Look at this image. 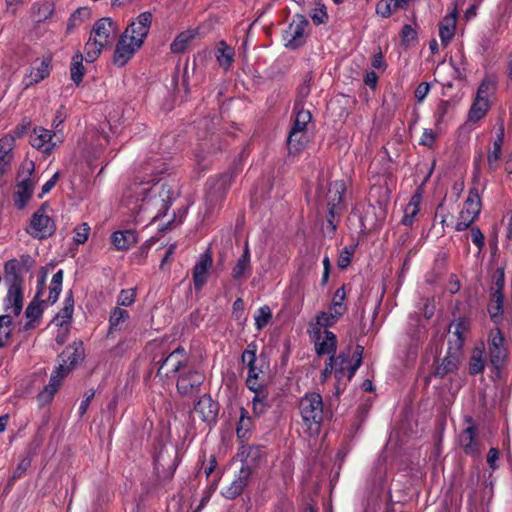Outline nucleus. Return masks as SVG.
<instances>
[{"label":"nucleus","instance_id":"1","mask_svg":"<svg viewBox=\"0 0 512 512\" xmlns=\"http://www.w3.org/2000/svg\"><path fill=\"white\" fill-rule=\"evenodd\" d=\"M163 163L148 161L141 165L138 175L129 186L126 194L131 202H142L139 209L150 207L167 208L170 199V189L165 184L156 182V175L163 173Z\"/></svg>","mask_w":512,"mask_h":512},{"label":"nucleus","instance_id":"2","mask_svg":"<svg viewBox=\"0 0 512 512\" xmlns=\"http://www.w3.org/2000/svg\"><path fill=\"white\" fill-rule=\"evenodd\" d=\"M152 23L150 12L141 13L120 36L114 51L113 62L122 67L134 56L144 43Z\"/></svg>","mask_w":512,"mask_h":512},{"label":"nucleus","instance_id":"3","mask_svg":"<svg viewBox=\"0 0 512 512\" xmlns=\"http://www.w3.org/2000/svg\"><path fill=\"white\" fill-rule=\"evenodd\" d=\"M117 33L118 26L111 18L105 17L96 21L85 44L86 61H95L102 50L113 43Z\"/></svg>","mask_w":512,"mask_h":512},{"label":"nucleus","instance_id":"4","mask_svg":"<svg viewBox=\"0 0 512 512\" xmlns=\"http://www.w3.org/2000/svg\"><path fill=\"white\" fill-rule=\"evenodd\" d=\"M61 363L53 371L49 383L39 393L38 398L41 402H49L57 392L61 380L71 371L72 367L81 360L82 351L80 345L68 346L60 355Z\"/></svg>","mask_w":512,"mask_h":512},{"label":"nucleus","instance_id":"5","mask_svg":"<svg viewBox=\"0 0 512 512\" xmlns=\"http://www.w3.org/2000/svg\"><path fill=\"white\" fill-rule=\"evenodd\" d=\"M299 411L304 425L311 434H318L328 413L324 409L322 396L316 392L306 393L299 401Z\"/></svg>","mask_w":512,"mask_h":512},{"label":"nucleus","instance_id":"6","mask_svg":"<svg viewBox=\"0 0 512 512\" xmlns=\"http://www.w3.org/2000/svg\"><path fill=\"white\" fill-rule=\"evenodd\" d=\"M363 347L357 346L354 352L356 356L355 363L352 364L349 359V355L340 353L337 357L331 355L329 357L330 370L334 371L335 378L337 380L335 384L336 394H340L347 382H349L354 376L355 372L361 365Z\"/></svg>","mask_w":512,"mask_h":512},{"label":"nucleus","instance_id":"7","mask_svg":"<svg viewBox=\"0 0 512 512\" xmlns=\"http://www.w3.org/2000/svg\"><path fill=\"white\" fill-rule=\"evenodd\" d=\"M7 293L2 300L3 315H8L16 320L22 312L24 305L23 280L17 274H9L5 277Z\"/></svg>","mask_w":512,"mask_h":512},{"label":"nucleus","instance_id":"8","mask_svg":"<svg viewBox=\"0 0 512 512\" xmlns=\"http://www.w3.org/2000/svg\"><path fill=\"white\" fill-rule=\"evenodd\" d=\"M190 357L181 346L173 350L161 363L157 376L161 378H175L183 373L189 365Z\"/></svg>","mask_w":512,"mask_h":512},{"label":"nucleus","instance_id":"9","mask_svg":"<svg viewBox=\"0 0 512 512\" xmlns=\"http://www.w3.org/2000/svg\"><path fill=\"white\" fill-rule=\"evenodd\" d=\"M488 355L490 364L498 372L503 369L508 359V349L503 333L493 328L488 334Z\"/></svg>","mask_w":512,"mask_h":512},{"label":"nucleus","instance_id":"10","mask_svg":"<svg viewBox=\"0 0 512 512\" xmlns=\"http://www.w3.org/2000/svg\"><path fill=\"white\" fill-rule=\"evenodd\" d=\"M494 86V82L488 78L481 82L468 113L469 122H477L485 117L489 110V97L494 90Z\"/></svg>","mask_w":512,"mask_h":512},{"label":"nucleus","instance_id":"11","mask_svg":"<svg viewBox=\"0 0 512 512\" xmlns=\"http://www.w3.org/2000/svg\"><path fill=\"white\" fill-rule=\"evenodd\" d=\"M481 210L480 197L476 189L469 191L468 197L464 202L463 208L459 213L455 230L464 231L477 219Z\"/></svg>","mask_w":512,"mask_h":512},{"label":"nucleus","instance_id":"12","mask_svg":"<svg viewBox=\"0 0 512 512\" xmlns=\"http://www.w3.org/2000/svg\"><path fill=\"white\" fill-rule=\"evenodd\" d=\"M33 170L34 164L30 161L22 165V171L19 173L20 180L16 186L14 199L15 205L19 209H22L26 205L32 195L34 182L30 176Z\"/></svg>","mask_w":512,"mask_h":512},{"label":"nucleus","instance_id":"13","mask_svg":"<svg viewBox=\"0 0 512 512\" xmlns=\"http://www.w3.org/2000/svg\"><path fill=\"white\" fill-rule=\"evenodd\" d=\"M55 229L53 219L46 213V207L42 206L33 214L27 232L34 238L43 239L51 236Z\"/></svg>","mask_w":512,"mask_h":512},{"label":"nucleus","instance_id":"14","mask_svg":"<svg viewBox=\"0 0 512 512\" xmlns=\"http://www.w3.org/2000/svg\"><path fill=\"white\" fill-rule=\"evenodd\" d=\"M62 140L63 135L58 130L52 133L50 130L42 127L34 128L30 135L31 145L44 153H50Z\"/></svg>","mask_w":512,"mask_h":512},{"label":"nucleus","instance_id":"15","mask_svg":"<svg viewBox=\"0 0 512 512\" xmlns=\"http://www.w3.org/2000/svg\"><path fill=\"white\" fill-rule=\"evenodd\" d=\"M204 381V375L197 369L189 366L177 377V390L182 395H189L198 390Z\"/></svg>","mask_w":512,"mask_h":512},{"label":"nucleus","instance_id":"16","mask_svg":"<svg viewBox=\"0 0 512 512\" xmlns=\"http://www.w3.org/2000/svg\"><path fill=\"white\" fill-rule=\"evenodd\" d=\"M51 69V58L43 56L32 62L29 73L24 77L25 87L32 86L49 76Z\"/></svg>","mask_w":512,"mask_h":512},{"label":"nucleus","instance_id":"17","mask_svg":"<svg viewBox=\"0 0 512 512\" xmlns=\"http://www.w3.org/2000/svg\"><path fill=\"white\" fill-rule=\"evenodd\" d=\"M307 26L308 22L302 17H300L298 20H294L284 33L286 47L295 49L302 46L306 40Z\"/></svg>","mask_w":512,"mask_h":512},{"label":"nucleus","instance_id":"18","mask_svg":"<svg viewBox=\"0 0 512 512\" xmlns=\"http://www.w3.org/2000/svg\"><path fill=\"white\" fill-rule=\"evenodd\" d=\"M345 184L342 181H335L330 184L326 199L330 218L328 222L333 223V218L339 214L341 210L343 195L345 192Z\"/></svg>","mask_w":512,"mask_h":512},{"label":"nucleus","instance_id":"19","mask_svg":"<svg viewBox=\"0 0 512 512\" xmlns=\"http://www.w3.org/2000/svg\"><path fill=\"white\" fill-rule=\"evenodd\" d=\"M311 336L315 343L317 354H334L337 345V339L333 332L328 330H311Z\"/></svg>","mask_w":512,"mask_h":512},{"label":"nucleus","instance_id":"20","mask_svg":"<svg viewBox=\"0 0 512 512\" xmlns=\"http://www.w3.org/2000/svg\"><path fill=\"white\" fill-rule=\"evenodd\" d=\"M252 273L251 255L249 245L246 242L244 245L243 253L236 260L232 271L231 277L237 282H242L250 277Z\"/></svg>","mask_w":512,"mask_h":512},{"label":"nucleus","instance_id":"21","mask_svg":"<svg viewBox=\"0 0 512 512\" xmlns=\"http://www.w3.org/2000/svg\"><path fill=\"white\" fill-rule=\"evenodd\" d=\"M211 266V255L208 252L202 253L193 268V282L196 290H201L205 285Z\"/></svg>","mask_w":512,"mask_h":512},{"label":"nucleus","instance_id":"22","mask_svg":"<svg viewBox=\"0 0 512 512\" xmlns=\"http://www.w3.org/2000/svg\"><path fill=\"white\" fill-rule=\"evenodd\" d=\"M194 412L203 422L210 423L217 417L218 405L210 396L203 395L195 405Z\"/></svg>","mask_w":512,"mask_h":512},{"label":"nucleus","instance_id":"23","mask_svg":"<svg viewBox=\"0 0 512 512\" xmlns=\"http://www.w3.org/2000/svg\"><path fill=\"white\" fill-rule=\"evenodd\" d=\"M251 475V469L248 466L242 465L238 475L232 483L222 492V495L228 499H234L240 495L247 485L248 479Z\"/></svg>","mask_w":512,"mask_h":512},{"label":"nucleus","instance_id":"24","mask_svg":"<svg viewBox=\"0 0 512 512\" xmlns=\"http://www.w3.org/2000/svg\"><path fill=\"white\" fill-rule=\"evenodd\" d=\"M14 145L15 138L11 135H5L0 139V176L10 169Z\"/></svg>","mask_w":512,"mask_h":512},{"label":"nucleus","instance_id":"25","mask_svg":"<svg viewBox=\"0 0 512 512\" xmlns=\"http://www.w3.org/2000/svg\"><path fill=\"white\" fill-rule=\"evenodd\" d=\"M468 329H469V323L464 318H460V319L454 321L449 326V332L452 333L456 337V339L454 341H449V343H450L449 349L450 350H456V351L461 350V348L464 344V335L468 331Z\"/></svg>","mask_w":512,"mask_h":512},{"label":"nucleus","instance_id":"26","mask_svg":"<svg viewBox=\"0 0 512 512\" xmlns=\"http://www.w3.org/2000/svg\"><path fill=\"white\" fill-rule=\"evenodd\" d=\"M230 184V178L226 175L209 182V190L207 193V201L209 203L217 202L223 199L224 194Z\"/></svg>","mask_w":512,"mask_h":512},{"label":"nucleus","instance_id":"27","mask_svg":"<svg viewBox=\"0 0 512 512\" xmlns=\"http://www.w3.org/2000/svg\"><path fill=\"white\" fill-rule=\"evenodd\" d=\"M309 140L310 137L308 132L290 130L287 138V148L289 154L296 155L302 152L306 148Z\"/></svg>","mask_w":512,"mask_h":512},{"label":"nucleus","instance_id":"28","mask_svg":"<svg viewBox=\"0 0 512 512\" xmlns=\"http://www.w3.org/2000/svg\"><path fill=\"white\" fill-rule=\"evenodd\" d=\"M456 29V14L446 15L439 24V36L444 46L452 40Z\"/></svg>","mask_w":512,"mask_h":512},{"label":"nucleus","instance_id":"29","mask_svg":"<svg viewBox=\"0 0 512 512\" xmlns=\"http://www.w3.org/2000/svg\"><path fill=\"white\" fill-rule=\"evenodd\" d=\"M410 0H380L376 4V13L383 17H390L398 9H406Z\"/></svg>","mask_w":512,"mask_h":512},{"label":"nucleus","instance_id":"30","mask_svg":"<svg viewBox=\"0 0 512 512\" xmlns=\"http://www.w3.org/2000/svg\"><path fill=\"white\" fill-rule=\"evenodd\" d=\"M136 242V234L131 230L116 231L112 235V243L117 250L129 249Z\"/></svg>","mask_w":512,"mask_h":512},{"label":"nucleus","instance_id":"31","mask_svg":"<svg viewBox=\"0 0 512 512\" xmlns=\"http://www.w3.org/2000/svg\"><path fill=\"white\" fill-rule=\"evenodd\" d=\"M503 303L504 296L503 293L492 292L490 297V302L488 304V313L490 315L491 320L495 324H499L501 322V317L503 314Z\"/></svg>","mask_w":512,"mask_h":512},{"label":"nucleus","instance_id":"32","mask_svg":"<svg viewBox=\"0 0 512 512\" xmlns=\"http://www.w3.org/2000/svg\"><path fill=\"white\" fill-rule=\"evenodd\" d=\"M421 200H422V197L418 193L414 194L411 197L409 203L406 205V207L404 209L402 224H404L406 226H411L414 223L415 218L420 211Z\"/></svg>","mask_w":512,"mask_h":512},{"label":"nucleus","instance_id":"33","mask_svg":"<svg viewBox=\"0 0 512 512\" xmlns=\"http://www.w3.org/2000/svg\"><path fill=\"white\" fill-rule=\"evenodd\" d=\"M16 320L8 315H0V347L10 344Z\"/></svg>","mask_w":512,"mask_h":512},{"label":"nucleus","instance_id":"34","mask_svg":"<svg viewBox=\"0 0 512 512\" xmlns=\"http://www.w3.org/2000/svg\"><path fill=\"white\" fill-rule=\"evenodd\" d=\"M215 56L219 65L228 70L234 61V50L222 41L217 46Z\"/></svg>","mask_w":512,"mask_h":512},{"label":"nucleus","instance_id":"35","mask_svg":"<svg viewBox=\"0 0 512 512\" xmlns=\"http://www.w3.org/2000/svg\"><path fill=\"white\" fill-rule=\"evenodd\" d=\"M62 282H63V271L59 270L52 277V280H51L50 286H49V295H48L47 299L42 300L43 304L52 305L57 301V299L60 295V292L62 290Z\"/></svg>","mask_w":512,"mask_h":512},{"label":"nucleus","instance_id":"36","mask_svg":"<svg viewBox=\"0 0 512 512\" xmlns=\"http://www.w3.org/2000/svg\"><path fill=\"white\" fill-rule=\"evenodd\" d=\"M459 361V351L450 350L448 355L443 359L442 363L437 367L436 374L443 377L447 373L453 372L457 369Z\"/></svg>","mask_w":512,"mask_h":512},{"label":"nucleus","instance_id":"37","mask_svg":"<svg viewBox=\"0 0 512 512\" xmlns=\"http://www.w3.org/2000/svg\"><path fill=\"white\" fill-rule=\"evenodd\" d=\"M252 428H253V420L249 416L248 411L242 407L240 409V417H239V421H238L237 429H236L237 436L240 439L248 438L250 435V432L252 431Z\"/></svg>","mask_w":512,"mask_h":512},{"label":"nucleus","instance_id":"38","mask_svg":"<svg viewBox=\"0 0 512 512\" xmlns=\"http://www.w3.org/2000/svg\"><path fill=\"white\" fill-rule=\"evenodd\" d=\"M460 444L467 454H475L477 452L475 429L472 425L468 426L460 435Z\"/></svg>","mask_w":512,"mask_h":512},{"label":"nucleus","instance_id":"39","mask_svg":"<svg viewBox=\"0 0 512 512\" xmlns=\"http://www.w3.org/2000/svg\"><path fill=\"white\" fill-rule=\"evenodd\" d=\"M73 311H74V301H73L72 296L70 295L65 298L64 307L54 318V320H53L54 323L57 326H63L65 324L69 323L70 320L72 319Z\"/></svg>","mask_w":512,"mask_h":512},{"label":"nucleus","instance_id":"40","mask_svg":"<svg viewBox=\"0 0 512 512\" xmlns=\"http://www.w3.org/2000/svg\"><path fill=\"white\" fill-rule=\"evenodd\" d=\"M340 318L331 313L330 311H323L316 317V322L312 325L311 330H327L328 327L333 326Z\"/></svg>","mask_w":512,"mask_h":512},{"label":"nucleus","instance_id":"41","mask_svg":"<svg viewBox=\"0 0 512 512\" xmlns=\"http://www.w3.org/2000/svg\"><path fill=\"white\" fill-rule=\"evenodd\" d=\"M71 79L75 84H80L83 76L85 74V68L83 65V56L81 54H76L72 58V63L70 67Z\"/></svg>","mask_w":512,"mask_h":512},{"label":"nucleus","instance_id":"42","mask_svg":"<svg viewBox=\"0 0 512 512\" xmlns=\"http://www.w3.org/2000/svg\"><path fill=\"white\" fill-rule=\"evenodd\" d=\"M312 119L309 110L298 109L296 111L295 120L291 128L292 131L308 132V124Z\"/></svg>","mask_w":512,"mask_h":512},{"label":"nucleus","instance_id":"43","mask_svg":"<svg viewBox=\"0 0 512 512\" xmlns=\"http://www.w3.org/2000/svg\"><path fill=\"white\" fill-rule=\"evenodd\" d=\"M272 318V312L269 306H261L254 315L255 325L258 330L264 328Z\"/></svg>","mask_w":512,"mask_h":512},{"label":"nucleus","instance_id":"44","mask_svg":"<svg viewBox=\"0 0 512 512\" xmlns=\"http://www.w3.org/2000/svg\"><path fill=\"white\" fill-rule=\"evenodd\" d=\"M128 317L129 313L127 310L119 307L115 308L110 315V328L114 330L119 329L120 325L124 323Z\"/></svg>","mask_w":512,"mask_h":512},{"label":"nucleus","instance_id":"45","mask_svg":"<svg viewBox=\"0 0 512 512\" xmlns=\"http://www.w3.org/2000/svg\"><path fill=\"white\" fill-rule=\"evenodd\" d=\"M451 109V105L448 101H440L434 113L435 126L438 128L442 124L446 123V117Z\"/></svg>","mask_w":512,"mask_h":512},{"label":"nucleus","instance_id":"46","mask_svg":"<svg viewBox=\"0 0 512 512\" xmlns=\"http://www.w3.org/2000/svg\"><path fill=\"white\" fill-rule=\"evenodd\" d=\"M42 314V309L36 301H32L25 310V315L29 321L25 324L24 329L33 327L32 322L37 320Z\"/></svg>","mask_w":512,"mask_h":512},{"label":"nucleus","instance_id":"47","mask_svg":"<svg viewBox=\"0 0 512 512\" xmlns=\"http://www.w3.org/2000/svg\"><path fill=\"white\" fill-rule=\"evenodd\" d=\"M192 37L193 35L190 32H183L179 34L170 45L171 51L174 53L183 52Z\"/></svg>","mask_w":512,"mask_h":512},{"label":"nucleus","instance_id":"48","mask_svg":"<svg viewBox=\"0 0 512 512\" xmlns=\"http://www.w3.org/2000/svg\"><path fill=\"white\" fill-rule=\"evenodd\" d=\"M484 367H485V363H484V360L482 357V351L479 350L477 352H474L471 357L470 364H469L470 374H472V375L479 374L484 370Z\"/></svg>","mask_w":512,"mask_h":512},{"label":"nucleus","instance_id":"49","mask_svg":"<svg viewBox=\"0 0 512 512\" xmlns=\"http://www.w3.org/2000/svg\"><path fill=\"white\" fill-rule=\"evenodd\" d=\"M310 17L315 24H323L328 19L326 7L323 4H316L310 13Z\"/></svg>","mask_w":512,"mask_h":512},{"label":"nucleus","instance_id":"50","mask_svg":"<svg viewBox=\"0 0 512 512\" xmlns=\"http://www.w3.org/2000/svg\"><path fill=\"white\" fill-rule=\"evenodd\" d=\"M74 241L77 244H84L90 234V227L87 223H81L74 229Z\"/></svg>","mask_w":512,"mask_h":512},{"label":"nucleus","instance_id":"51","mask_svg":"<svg viewBox=\"0 0 512 512\" xmlns=\"http://www.w3.org/2000/svg\"><path fill=\"white\" fill-rule=\"evenodd\" d=\"M266 393L254 395L252 399V409L256 416H260L264 413L266 408Z\"/></svg>","mask_w":512,"mask_h":512},{"label":"nucleus","instance_id":"52","mask_svg":"<svg viewBox=\"0 0 512 512\" xmlns=\"http://www.w3.org/2000/svg\"><path fill=\"white\" fill-rule=\"evenodd\" d=\"M501 147H498L497 145H493V149L488 153L487 156V163L488 167L491 171H494L498 168V162L501 157Z\"/></svg>","mask_w":512,"mask_h":512},{"label":"nucleus","instance_id":"53","mask_svg":"<svg viewBox=\"0 0 512 512\" xmlns=\"http://www.w3.org/2000/svg\"><path fill=\"white\" fill-rule=\"evenodd\" d=\"M505 283V275L503 269L498 268L493 274V284L491 287L492 292L502 293Z\"/></svg>","mask_w":512,"mask_h":512},{"label":"nucleus","instance_id":"54","mask_svg":"<svg viewBox=\"0 0 512 512\" xmlns=\"http://www.w3.org/2000/svg\"><path fill=\"white\" fill-rule=\"evenodd\" d=\"M136 298V292L134 289L122 290L118 296V304L121 306H130Z\"/></svg>","mask_w":512,"mask_h":512},{"label":"nucleus","instance_id":"55","mask_svg":"<svg viewBox=\"0 0 512 512\" xmlns=\"http://www.w3.org/2000/svg\"><path fill=\"white\" fill-rule=\"evenodd\" d=\"M401 36L405 45H410L417 40V32L411 25L403 26Z\"/></svg>","mask_w":512,"mask_h":512},{"label":"nucleus","instance_id":"56","mask_svg":"<svg viewBox=\"0 0 512 512\" xmlns=\"http://www.w3.org/2000/svg\"><path fill=\"white\" fill-rule=\"evenodd\" d=\"M352 254L353 249L345 248L339 255L337 262L338 266L342 269L348 267L351 263Z\"/></svg>","mask_w":512,"mask_h":512},{"label":"nucleus","instance_id":"57","mask_svg":"<svg viewBox=\"0 0 512 512\" xmlns=\"http://www.w3.org/2000/svg\"><path fill=\"white\" fill-rule=\"evenodd\" d=\"M246 385L251 391L255 393V395L262 394L265 392L262 384L258 381V378L256 377L248 376L246 380Z\"/></svg>","mask_w":512,"mask_h":512},{"label":"nucleus","instance_id":"58","mask_svg":"<svg viewBox=\"0 0 512 512\" xmlns=\"http://www.w3.org/2000/svg\"><path fill=\"white\" fill-rule=\"evenodd\" d=\"M471 240L480 250L483 248L484 235L478 227L471 228Z\"/></svg>","mask_w":512,"mask_h":512},{"label":"nucleus","instance_id":"59","mask_svg":"<svg viewBox=\"0 0 512 512\" xmlns=\"http://www.w3.org/2000/svg\"><path fill=\"white\" fill-rule=\"evenodd\" d=\"M430 91V84L427 82L420 83L415 90V98L418 102H422Z\"/></svg>","mask_w":512,"mask_h":512},{"label":"nucleus","instance_id":"60","mask_svg":"<svg viewBox=\"0 0 512 512\" xmlns=\"http://www.w3.org/2000/svg\"><path fill=\"white\" fill-rule=\"evenodd\" d=\"M250 347L251 345L242 353V362L248 367L256 362V351L255 349H250Z\"/></svg>","mask_w":512,"mask_h":512},{"label":"nucleus","instance_id":"61","mask_svg":"<svg viewBox=\"0 0 512 512\" xmlns=\"http://www.w3.org/2000/svg\"><path fill=\"white\" fill-rule=\"evenodd\" d=\"M436 139L435 133L430 129H425L421 138H420V144L431 147Z\"/></svg>","mask_w":512,"mask_h":512},{"label":"nucleus","instance_id":"62","mask_svg":"<svg viewBox=\"0 0 512 512\" xmlns=\"http://www.w3.org/2000/svg\"><path fill=\"white\" fill-rule=\"evenodd\" d=\"M346 310H347V306L345 305V303H337V302H333V301L328 309V311H330L331 313H333L334 315H336L339 318L342 317V315L346 312Z\"/></svg>","mask_w":512,"mask_h":512},{"label":"nucleus","instance_id":"63","mask_svg":"<svg viewBox=\"0 0 512 512\" xmlns=\"http://www.w3.org/2000/svg\"><path fill=\"white\" fill-rule=\"evenodd\" d=\"M499 459V451L497 448H491L487 454V463L492 470L497 468V460Z\"/></svg>","mask_w":512,"mask_h":512},{"label":"nucleus","instance_id":"64","mask_svg":"<svg viewBox=\"0 0 512 512\" xmlns=\"http://www.w3.org/2000/svg\"><path fill=\"white\" fill-rule=\"evenodd\" d=\"M59 178V174L55 173L43 186H42V194H46L51 191V189L55 186L57 180Z\"/></svg>","mask_w":512,"mask_h":512}]
</instances>
